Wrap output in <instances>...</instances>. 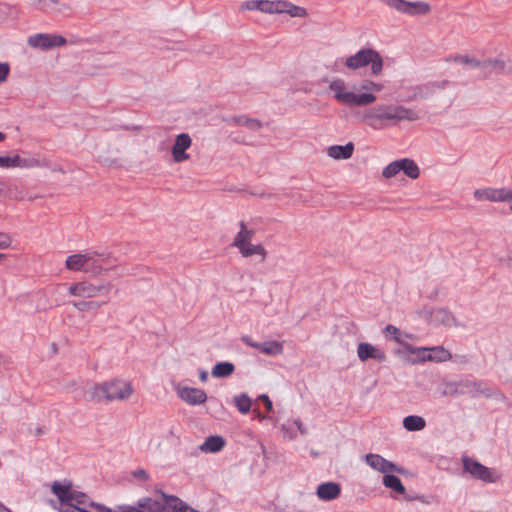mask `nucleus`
Wrapping results in <instances>:
<instances>
[{"label": "nucleus", "mask_w": 512, "mask_h": 512, "mask_svg": "<svg viewBox=\"0 0 512 512\" xmlns=\"http://www.w3.org/2000/svg\"><path fill=\"white\" fill-rule=\"evenodd\" d=\"M419 114L402 105L380 104L365 109L361 114V121L374 130H383L394 126L401 121H415Z\"/></svg>", "instance_id": "obj_1"}, {"label": "nucleus", "mask_w": 512, "mask_h": 512, "mask_svg": "<svg viewBox=\"0 0 512 512\" xmlns=\"http://www.w3.org/2000/svg\"><path fill=\"white\" fill-rule=\"evenodd\" d=\"M334 66L335 71H341L340 66H344L349 71H357L370 66V74L379 76L383 71L384 61L377 50L363 47L353 55L337 58Z\"/></svg>", "instance_id": "obj_2"}, {"label": "nucleus", "mask_w": 512, "mask_h": 512, "mask_svg": "<svg viewBox=\"0 0 512 512\" xmlns=\"http://www.w3.org/2000/svg\"><path fill=\"white\" fill-rule=\"evenodd\" d=\"M162 501L144 497L135 505L123 504L117 507L120 512H183L187 504L179 497L160 491Z\"/></svg>", "instance_id": "obj_3"}, {"label": "nucleus", "mask_w": 512, "mask_h": 512, "mask_svg": "<svg viewBox=\"0 0 512 512\" xmlns=\"http://www.w3.org/2000/svg\"><path fill=\"white\" fill-rule=\"evenodd\" d=\"M133 387L130 382L120 379L95 384L89 391L91 401H125L133 393Z\"/></svg>", "instance_id": "obj_4"}, {"label": "nucleus", "mask_w": 512, "mask_h": 512, "mask_svg": "<svg viewBox=\"0 0 512 512\" xmlns=\"http://www.w3.org/2000/svg\"><path fill=\"white\" fill-rule=\"evenodd\" d=\"M329 91L333 93L334 99L348 107H363L374 103L377 96L370 92L355 93L348 89V84L341 78H335L329 83Z\"/></svg>", "instance_id": "obj_5"}, {"label": "nucleus", "mask_w": 512, "mask_h": 512, "mask_svg": "<svg viewBox=\"0 0 512 512\" xmlns=\"http://www.w3.org/2000/svg\"><path fill=\"white\" fill-rule=\"evenodd\" d=\"M106 254L97 252H87L85 254H72L67 257L65 267L71 271H84L92 274H100L102 263L107 259Z\"/></svg>", "instance_id": "obj_6"}, {"label": "nucleus", "mask_w": 512, "mask_h": 512, "mask_svg": "<svg viewBox=\"0 0 512 512\" xmlns=\"http://www.w3.org/2000/svg\"><path fill=\"white\" fill-rule=\"evenodd\" d=\"M463 471L469 473L473 478L481 480L486 483H494L498 480L499 476L496 475L490 468L484 466L479 461L475 460L468 455L461 457Z\"/></svg>", "instance_id": "obj_7"}, {"label": "nucleus", "mask_w": 512, "mask_h": 512, "mask_svg": "<svg viewBox=\"0 0 512 512\" xmlns=\"http://www.w3.org/2000/svg\"><path fill=\"white\" fill-rule=\"evenodd\" d=\"M473 196L477 201L511 202L509 210L512 213V189L510 188H479L473 192Z\"/></svg>", "instance_id": "obj_8"}, {"label": "nucleus", "mask_w": 512, "mask_h": 512, "mask_svg": "<svg viewBox=\"0 0 512 512\" xmlns=\"http://www.w3.org/2000/svg\"><path fill=\"white\" fill-rule=\"evenodd\" d=\"M30 47L40 50H50L56 47L64 46L67 40L57 34L37 33L30 35L27 39Z\"/></svg>", "instance_id": "obj_9"}, {"label": "nucleus", "mask_w": 512, "mask_h": 512, "mask_svg": "<svg viewBox=\"0 0 512 512\" xmlns=\"http://www.w3.org/2000/svg\"><path fill=\"white\" fill-rule=\"evenodd\" d=\"M110 291L109 284L94 285L87 281L73 283L69 286L68 292L70 295L82 298H93L101 293H108Z\"/></svg>", "instance_id": "obj_10"}, {"label": "nucleus", "mask_w": 512, "mask_h": 512, "mask_svg": "<svg viewBox=\"0 0 512 512\" xmlns=\"http://www.w3.org/2000/svg\"><path fill=\"white\" fill-rule=\"evenodd\" d=\"M389 7L408 15H424L429 12L430 6L421 1L409 2L405 0H381Z\"/></svg>", "instance_id": "obj_11"}, {"label": "nucleus", "mask_w": 512, "mask_h": 512, "mask_svg": "<svg viewBox=\"0 0 512 512\" xmlns=\"http://www.w3.org/2000/svg\"><path fill=\"white\" fill-rule=\"evenodd\" d=\"M191 145L192 139L189 134L181 133L177 135L171 149L173 160L176 163H181L188 160L190 156L186 153V150L189 149Z\"/></svg>", "instance_id": "obj_12"}, {"label": "nucleus", "mask_w": 512, "mask_h": 512, "mask_svg": "<svg viewBox=\"0 0 512 512\" xmlns=\"http://www.w3.org/2000/svg\"><path fill=\"white\" fill-rule=\"evenodd\" d=\"M178 397L189 405H200L206 402L207 394L204 390L192 387H178Z\"/></svg>", "instance_id": "obj_13"}, {"label": "nucleus", "mask_w": 512, "mask_h": 512, "mask_svg": "<svg viewBox=\"0 0 512 512\" xmlns=\"http://www.w3.org/2000/svg\"><path fill=\"white\" fill-rule=\"evenodd\" d=\"M365 461L372 469L384 474L389 472H400L401 470L395 463L385 459L379 454H367L365 456Z\"/></svg>", "instance_id": "obj_14"}, {"label": "nucleus", "mask_w": 512, "mask_h": 512, "mask_svg": "<svg viewBox=\"0 0 512 512\" xmlns=\"http://www.w3.org/2000/svg\"><path fill=\"white\" fill-rule=\"evenodd\" d=\"M357 355L362 362L367 361L368 359H374L379 362L386 361L385 352L368 342H361L358 344Z\"/></svg>", "instance_id": "obj_15"}, {"label": "nucleus", "mask_w": 512, "mask_h": 512, "mask_svg": "<svg viewBox=\"0 0 512 512\" xmlns=\"http://www.w3.org/2000/svg\"><path fill=\"white\" fill-rule=\"evenodd\" d=\"M275 14L286 13L291 17H305L307 11L305 8L292 4L284 0L274 1Z\"/></svg>", "instance_id": "obj_16"}, {"label": "nucleus", "mask_w": 512, "mask_h": 512, "mask_svg": "<svg viewBox=\"0 0 512 512\" xmlns=\"http://www.w3.org/2000/svg\"><path fill=\"white\" fill-rule=\"evenodd\" d=\"M341 487L336 482L321 483L317 487V496L324 501H331L339 497Z\"/></svg>", "instance_id": "obj_17"}, {"label": "nucleus", "mask_w": 512, "mask_h": 512, "mask_svg": "<svg viewBox=\"0 0 512 512\" xmlns=\"http://www.w3.org/2000/svg\"><path fill=\"white\" fill-rule=\"evenodd\" d=\"M473 398L485 397L491 398L495 396L499 400H505V396L501 393H495L489 384L484 380H475V386L473 388Z\"/></svg>", "instance_id": "obj_18"}, {"label": "nucleus", "mask_w": 512, "mask_h": 512, "mask_svg": "<svg viewBox=\"0 0 512 512\" xmlns=\"http://www.w3.org/2000/svg\"><path fill=\"white\" fill-rule=\"evenodd\" d=\"M452 358V354L445 349L443 346L430 347V353L421 356V362L433 361V362H445Z\"/></svg>", "instance_id": "obj_19"}, {"label": "nucleus", "mask_w": 512, "mask_h": 512, "mask_svg": "<svg viewBox=\"0 0 512 512\" xmlns=\"http://www.w3.org/2000/svg\"><path fill=\"white\" fill-rule=\"evenodd\" d=\"M225 446V440L222 436L214 435L209 436L200 445L199 449L205 453H217Z\"/></svg>", "instance_id": "obj_20"}, {"label": "nucleus", "mask_w": 512, "mask_h": 512, "mask_svg": "<svg viewBox=\"0 0 512 512\" xmlns=\"http://www.w3.org/2000/svg\"><path fill=\"white\" fill-rule=\"evenodd\" d=\"M354 151L352 142L346 145H333L328 148L327 154L334 159H349Z\"/></svg>", "instance_id": "obj_21"}, {"label": "nucleus", "mask_w": 512, "mask_h": 512, "mask_svg": "<svg viewBox=\"0 0 512 512\" xmlns=\"http://www.w3.org/2000/svg\"><path fill=\"white\" fill-rule=\"evenodd\" d=\"M384 335L387 338L389 337V338L393 339L395 342L402 345L405 349H406V345H409L406 342V339L412 337V335L402 332L399 328H397L396 326L391 325V324H388L384 328Z\"/></svg>", "instance_id": "obj_22"}, {"label": "nucleus", "mask_w": 512, "mask_h": 512, "mask_svg": "<svg viewBox=\"0 0 512 512\" xmlns=\"http://www.w3.org/2000/svg\"><path fill=\"white\" fill-rule=\"evenodd\" d=\"M400 172H403L407 177L416 179L419 177L420 170L416 162L410 158L398 159Z\"/></svg>", "instance_id": "obj_23"}, {"label": "nucleus", "mask_w": 512, "mask_h": 512, "mask_svg": "<svg viewBox=\"0 0 512 512\" xmlns=\"http://www.w3.org/2000/svg\"><path fill=\"white\" fill-rule=\"evenodd\" d=\"M426 426V421L418 415H409L403 419V427L410 432L420 431Z\"/></svg>", "instance_id": "obj_24"}, {"label": "nucleus", "mask_w": 512, "mask_h": 512, "mask_svg": "<svg viewBox=\"0 0 512 512\" xmlns=\"http://www.w3.org/2000/svg\"><path fill=\"white\" fill-rule=\"evenodd\" d=\"M12 168H35L42 166V163L39 159L35 157H21L19 155L12 156Z\"/></svg>", "instance_id": "obj_25"}, {"label": "nucleus", "mask_w": 512, "mask_h": 512, "mask_svg": "<svg viewBox=\"0 0 512 512\" xmlns=\"http://www.w3.org/2000/svg\"><path fill=\"white\" fill-rule=\"evenodd\" d=\"M235 371V366L231 362H218L212 368V376L215 378H226L233 374Z\"/></svg>", "instance_id": "obj_26"}, {"label": "nucleus", "mask_w": 512, "mask_h": 512, "mask_svg": "<svg viewBox=\"0 0 512 512\" xmlns=\"http://www.w3.org/2000/svg\"><path fill=\"white\" fill-rule=\"evenodd\" d=\"M238 248L239 252L242 254L243 257H250L252 255H261L262 261H264L266 256V250L261 245H254L249 243H245L243 246H236Z\"/></svg>", "instance_id": "obj_27"}, {"label": "nucleus", "mask_w": 512, "mask_h": 512, "mask_svg": "<svg viewBox=\"0 0 512 512\" xmlns=\"http://www.w3.org/2000/svg\"><path fill=\"white\" fill-rule=\"evenodd\" d=\"M283 344L276 340L262 342L261 352L269 356H277L283 353Z\"/></svg>", "instance_id": "obj_28"}, {"label": "nucleus", "mask_w": 512, "mask_h": 512, "mask_svg": "<svg viewBox=\"0 0 512 512\" xmlns=\"http://www.w3.org/2000/svg\"><path fill=\"white\" fill-rule=\"evenodd\" d=\"M383 484L387 488H390V489L396 491L399 494H404L405 491H406V489H405L404 485L402 484L400 478L395 476V475L389 474V473H385V475L383 477Z\"/></svg>", "instance_id": "obj_29"}, {"label": "nucleus", "mask_w": 512, "mask_h": 512, "mask_svg": "<svg viewBox=\"0 0 512 512\" xmlns=\"http://www.w3.org/2000/svg\"><path fill=\"white\" fill-rule=\"evenodd\" d=\"M254 235L252 230H248L244 224V222H240V231L235 236L232 245L243 246L245 243H249Z\"/></svg>", "instance_id": "obj_30"}, {"label": "nucleus", "mask_w": 512, "mask_h": 512, "mask_svg": "<svg viewBox=\"0 0 512 512\" xmlns=\"http://www.w3.org/2000/svg\"><path fill=\"white\" fill-rule=\"evenodd\" d=\"M61 0H35V6L47 13L60 12Z\"/></svg>", "instance_id": "obj_31"}, {"label": "nucleus", "mask_w": 512, "mask_h": 512, "mask_svg": "<svg viewBox=\"0 0 512 512\" xmlns=\"http://www.w3.org/2000/svg\"><path fill=\"white\" fill-rule=\"evenodd\" d=\"M234 404L240 413L247 414L251 409L252 400L246 393H242L234 397Z\"/></svg>", "instance_id": "obj_32"}, {"label": "nucleus", "mask_w": 512, "mask_h": 512, "mask_svg": "<svg viewBox=\"0 0 512 512\" xmlns=\"http://www.w3.org/2000/svg\"><path fill=\"white\" fill-rule=\"evenodd\" d=\"M446 60L447 61L453 60L454 62H456L458 64H467V65H470L473 68H480V69H481V66L485 65L484 63H482L481 61L477 60L476 58L470 57L468 55L450 56V57L446 58Z\"/></svg>", "instance_id": "obj_33"}, {"label": "nucleus", "mask_w": 512, "mask_h": 512, "mask_svg": "<svg viewBox=\"0 0 512 512\" xmlns=\"http://www.w3.org/2000/svg\"><path fill=\"white\" fill-rule=\"evenodd\" d=\"M481 62L485 64L484 66H481V69H483V70L491 69V71H493L497 74L502 73L506 66L505 61L503 59H499V58H495V59L489 58V59H486Z\"/></svg>", "instance_id": "obj_34"}, {"label": "nucleus", "mask_w": 512, "mask_h": 512, "mask_svg": "<svg viewBox=\"0 0 512 512\" xmlns=\"http://www.w3.org/2000/svg\"><path fill=\"white\" fill-rule=\"evenodd\" d=\"M435 317L438 321H440L443 325L445 326H456L457 323H456V319L455 317L453 316V314L445 309V308H441V309H438L436 312H435Z\"/></svg>", "instance_id": "obj_35"}, {"label": "nucleus", "mask_w": 512, "mask_h": 512, "mask_svg": "<svg viewBox=\"0 0 512 512\" xmlns=\"http://www.w3.org/2000/svg\"><path fill=\"white\" fill-rule=\"evenodd\" d=\"M105 302H98V301H78L74 302V307L81 311H89V310H97L100 308Z\"/></svg>", "instance_id": "obj_36"}, {"label": "nucleus", "mask_w": 512, "mask_h": 512, "mask_svg": "<svg viewBox=\"0 0 512 512\" xmlns=\"http://www.w3.org/2000/svg\"><path fill=\"white\" fill-rule=\"evenodd\" d=\"M459 381H460L461 395H468L471 398H473V392L475 391V390H473V388L475 386V379L463 378V379H460Z\"/></svg>", "instance_id": "obj_37"}, {"label": "nucleus", "mask_w": 512, "mask_h": 512, "mask_svg": "<svg viewBox=\"0 0 512 512\" xmlns=\"http://www.w3.org/2000/svg\"><path fill=\"white\" fill-rule=\"evenodd\" d=\"M400 173V168L398 164V160H395L391 163H389L386 167H384L382 171V176L385 178H392L395 177Z\"/></svg>", "instance_id": "obj_38"}, {"label": "nucleus", "mask_w": 512, "mask_h": 512, "mask_svg": "<svg viewBox=\"0 0 512 512\" xmlns=\"http://www.w3.org/2000/svg\"><path fill=\"white\" fill-rule=\"evenodd\" d=\"M282 431L284 432L285 437L289 439H294L297 436V429L295 427L294 420H287L282 424Z\"/></svg>", "instance_id": "obj_39"}, {"label": "nucleus", "mask_w": 512, "mask_h": 512, "mask_svg": "<svg viewBox=\"0 0 512 512\" xmlns=\"http://www.w3.org/2000/svg\"><path fill=\"white\" fill-rule=\"evenodd\" d=\"M460 381H451L446 383L443 395L460 396Z\"/></svg>", "instance_id": "obj_40"}, {"label": "nucleus", "mask_w": 512, "mask_h": 512, "mask_svg": "<svg viewBox=\"0 0 512 512\" xmlns=\"http://www.w3.org/2000/svg\"><path fill=\"white\" fill-rule=\"evenodd\" d=\"M406 351L410 354L417 355L421 362V356H425L430 353V347H414L412 345H406Z\"/></svg>", "instance_id": "obj_41"}, {"label": "nucleus", "mask_w": 512, "mask_h": 512, "mask_svg": "<svg viewBox=\"0 0 512 512\" xmlns=\"http://www.w3.org/2000/svg\"><path fill=\"white\" fill-rule=\"evenodd\" d=\"M262 0H250L242 4L243 10H258L261 11Z\"/></svg>", "instance_id": "obj_42"}, {"label": "nucleus", "mask_w": 512, "mask_h": 512, "mask_svg": "<svg viewBox=\"0 0 512 512\" xmlns=\"http://www.w3.org/2000/svg\"><path fill=\"white\" fill-rule=\"evenodd\" d=\"M117 505L114 509H111L104 504L96 503V502H89V507L94 508L97 512H120L117 507Z\"/></svg>", "instance_id": "obj_43"}, {"label": "nucleus", "mask_w": 512, "mask_h": 512, "mask_svg": "<svg viewBox=\"0 0 512 512\" xmlns=\"http://www.w3.org/2000/svg\"><path fill=\"white\" fill-rule=\"evenodd\" d=\"M245 127H247L251 131H258L262 127V123L254 118L248 117V120H245Z\"/></svg>", "instance_id": "obj_44"}, {"label": "nucleus", "mask_w": 512, "mask_h": 512, "mask_svg": "<svg viewBox=\"0 0 512 512\" xmlns=\"http://www.w3.org/2000/svg\"><path fill=\"white\" fill-rule=\"evenodd\" d=\"M366 84H363L361 88L363 90H371L374 92H380L383 88L382 84L374 82V81H367Z\"/></svg>", "instance_id": "obj_45"}, {"label": "nucleus", "mask_w": 512, "mask_h": 512, "mask_svg": "<svg viewBox=\"0 0 512 512\" xmlns=\"http://www.w3.org/2000/svg\"><path fill=\"white\" fill-rule=\"evenodd\" d=\"M10 72V66L6 62L0 63V84L7 80Z\"/></svg>", "instance_id": "obj_46"}, {"label": "nucleus", "mask_w": 512, "mask_h": 512, "mask_svg": "<svg viewBox=\"0 0 512 512\" xmlns=\"http://www.w3.org/2000/svg\"><path fill=\"white\" fill-rule=\"evenodd\" d=\"M242 342L245 343L247 346L255 348L259 351H261V344L262 342H256L254 341L250 336L245 335L241 338Z\"/></svg>", "instance_id": "obj_47"}, {"label": "nucleus", "mask_w": 512, "mask_h": 512, "mask_svg": "<svg viewBox=\"0 0 512 512\" xmlns=\"http://www.w3.org/2000/svg\"><path fill=\"white\" fill-rule=\"evenodd\" d=\"M261 12L275 14L274 1L262 0Z\"/></svg>", "instance_id": "obj_48"}, {"label": "nucleus", "mask_w": 512, "mask_h": 512, "mask_svg": "<svg viewBox=\"0 0 512 512\" xmlns=\"http://www.w3.org/2000/svg\"><path fill=\"white\" fill-rule=\"evenodd\" d=\"M245 120H248V117L244 116V115H240V116L231 117L230 119L227 120V122L230 125L244 126L245 125Z\"/></svg>", "instance_id": "obj_49"}, {"label": "nucleus", "mask_w": 512, "mask_h": 512, "mask_svg": "<svg viewBox=\"0 0 512 512\" xmlns=\"http://www.w3.org/2000/svg\"><path fill=\"white\" fill-rule=\"evenodd\" d=\"M11 245V238L8 234L0 232V249L8 248Z\"/></svg>", "instance_id": "obj_50"}, {"label": "nucleus", "mask_w": 512, "mask_h": 512, "mask_svg": "<svg viewBox=\"0 0 512 512\" xmlns=\"http://www.w3.org/2000/svg\"><path fill=\"white\" fill-rule=\"evenodd\" d=\"M12 156H0V168H12Z\"/></svg>", "instance_id": "obj_51"}, {"label": "nucleus", "mask_w": 512, "mask_h": 512, "mask_svg": "<svg viewBox=\"0 0 512 512\" xmlns=\"http://www.w3.org/2000/svg\"><path fill=\"white\" fill-rule=\"evenodd\" d=\"M259 399L263 402L265 408L267 409V411H272L273 410V403L272 401L270 400V398L268 397V395L266 394H261L259 396Z\"/></svg>", "instance_id": "obj_52"}, {"label": "nucleus", "mask_w": 512, "mask_h": 512, "mask_svg": "<svg viewBox=\"0 0 512 512\" xmlns=\"http://www.w3.org/2000/svg\"><path fill=\"white\" fill-rule=\"evenodd\" d=\"M294 422H295V427L297 429V433L299 432L302 435L307 434L306 427L303 425V423L299 419H295Z\"/></svg>", "instance_id": "obj_53"}, {"label": "nucleus", "mask_w": 512, "mask_h": 512, "mask_svg": "<svg viewBox=\"0 0 512 512\" xmlns=\"http://www.w3.org/2000/svg\"><path fill=\"white\" fill-rule=\"evenodd\" d=\"M136 476H138L139 478L143 479V480H147L148 479V474L145 470H139L137 473H136Z\"/></svg>", "instance_id": "obj_54"}, {"label": "nucleus", "mask_w": 512, "mask_h": 512, "mask_svg": "<svg viewBox=\"0 0 512 512\" xmlns=\"http://www.w3.org/2000/svg\"><path fill=\"white\" fill-rule=\"evenodd\" d=\"M200 380L205 382L208 379V373L205 370L200 371Z\"/></svg>", "instance_id": "obj_55"}, {"label": "nucleus", "mask_w": 512, "mask_h": 512, "mask_svg": "<svg viewBox=\"0 0 512 512\" xmlns=\"http://www.w3.org/2000/svg\"><path fill=\"white\" fill-rule=\"evenodd\" d=\"M449 84L448 81H442L441 83H435L434 85L437 86L440 89L445 88Z\"/></svg>", "instance_id": "obj_56"}, {"label": "nucleus", "mask_w": 512, "mask_h": 512, "mask_svg": "<svg viewBox=\"0 0 512 512\" xmlns=\"http://www.w3.org/2000/svg\"><path fill=\"white\" fill-rule=\"evenodd\" d=\"M0 512H11L8 508H6L3 504L0 503Z\"/></svg>", "instance_id": "obj_57"}, {"label": "nucleus", "mask_w": 512, "mask_h": 512, "mask_svg": "<svg viewBox=\"0 0 512 512\" xmlns=\"http://www.w3.org/2000/svg\"><path fill=\"white\" fill-rule=\"evenodd\" d=\"M6 139V134L3 132H0V142L4 141Z\"/></svg>", "instance_id": "obj_58"}, {"label": "nucleus", "mask_w": 512, "mask_h": 512, "mask_svg": "<svg viewBox=\"0 0 512 512\" xmlns=\"http://www.w3.org/2000/svg\"><path fill=\"white\" fill-rule=\"evenodd\" d=\"M257 417H258L259 419H264V418H265V416L261 415L260 413H258V414H257Z\"/></svg>", "instance_id": "obj_59"}, {"label": "nucleus", "mask_w": 512, "mask_h": 512, "mask_svg": "<svg viewBox=\"0 0 512 512\" xmlns=\"http://www.w3.org/2000/svg\"><path fill=\"white\" fill-rule=\"evenodd\" d=\"M5 257L3 253H0V260H2Z\"/></svg>", "instance_id": "obj_60"}]
</instances>
